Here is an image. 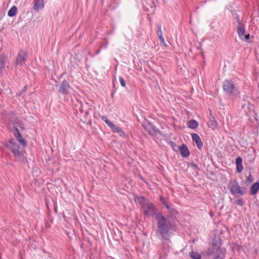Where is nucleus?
<instances>
[{
	"instance_id": "a878e982",
	"label": "nucleus",
	"mask_w": 259,
	"mask_h": 259,
	"mask_svg": "<svg viewBox=\"0 0 259 259\" xmlns=\"http://www.w3.org/2000/svg\"><path fill=\"white\" fill-rule=\"evenodd\" d=\"M17 12V7L16 6H13L8 11V15L10 17L15 16Z\"/></svg>"
},
{
	"instance_id": "c03bdc74",
	"label": "nucleus",
	"mask_w": 259,
	"mask_h": 259,
	"mask_svg": "<svg viewBox=\"0 0 259 259\" xmlns=\"http://www.w3.org/2000/svg\"><path fill=\"white\" fill-rule=\"evenodd\" d=\"M113 94H113V93H112V94H111V96H112V97H113Z\"/></svg>"
},
{
	"instance_id": "cd10ccee",
	"label": "nucleus",
	"mask_w": 259,
	"mask_h": 259,
	"mask_svg": "<svg viewBox=\"0 0 259 259\" xmlns=\"http://www.w3.org/2000/svg\"><path fill=\"white\" fill-rule=\"evenodd\" d=\"M208 126L209 127L213 130L218 127V123L214 117H212V118L210 120V121L208 123Z\"/></svg>"
},
{
	"instance_id": "c756f323",
	"label": "nucleus",
	"mask_w": 259,
	"mask_h": 259,
	"mask_svg": "<svg viewBox=\"0 0 259 259\" xmlns=\"http://www.w3.org/2000/svg\"><path fill=\"white\" fill-rule=\"evenodd\" d=\"M157 34L158 35L159 38L163 37L162 32V30H161V26L159 24H157Z\"/></svg>"
},
{
	"instance_id": "2f4dec72",
	"label": "nucleus",
	"mask_w": 259,
	"mask_h": 259,
	"mask_svg": "<svg viewBox=\"0 0 259 259\" xmlns=\"http://www.w3.org/2000/svg\"><path fill=\"white\" fill-rule=\"evenodd\" d=\"M27 90V85H25L23 88L18 93L16 94V96L20 97L23 93H25Z\"/></svg>"
},
{
	"instance_id": "4468645a",
	"label": "nucleus",
	"mask_w": 259,
	"mask_h": 259,
	"mask_svg": "<svg viewBox=\"0 0 259 259\" xmlns=\"http://www.w3.org/2000/svg\"><path fill=\"white\" fill-rule=\"evenodd\" d=\"M169 252V246L166 243H162L161 249L159 252V259H165Z\"/></svg>"
},
{
	"instance_id": "dca6fc26",
	"label": "nucleus",
	"mask_w": 259,
	"mask_h": 259,
	"mask_svg": "<svg viewBox=\"0 0 259 259\" xmlns=\"http://www.w3.org/2000/svg\"><path fill=\"white\" fill-rule=\"evenodd\" d=\"M178 149L183 157L187 158L190 154L189 149L185 144H182L181 146L178 147Z\"/></svg>"
},
{
	"instance_id": "39448f33",
	"label": "nucleus",
	"mask_w": 259,
	"mask_h": 259,
	"mask_svg": "<svg viewBox=\"0 0 259 259\" xmlns=\"http://www.w3.org/2000/svg\"><path fill=\"white\" fill-rule=\"evenodd\" d=\"M142 208L144 215L152 217H155L156 219L159 213H162L161 212L158 211L155 205L150 201L147 202L146 205H144Z\"/></svg>"
},
{
	"instance_id": "c85d7f7f",
	"label": "nucleus",
	"mask_w": 259,
	"mask_h": 259,
	"mask_svg": "<svg viewBox=\"0 0 259 259\" xmlns=\"http://www.w3.org/2000/svg\"><path fill=\"white\" fill-rule=\"evenodd\" d=\"M189 256L192 259H202L201 255L194 251H192L189 253Z\"/></svg>"
},
{
	"instance_id": "f704fd0d",
	"label": "nucleus",
	"mask_w": 259,
	"mask_h": 259,
	"mask_svg": "<svg viewBox=\"0 0 259 259\" xmlns=\"http://www.w3.org/2000/svg\"><path fill=\"white\" fill-rule=\"evenodd\" d=\"M235 203L237 205L241 206H243L244 204L243 200L241 199H238L236 200L235 201Z\"/></svg>"
},
{
	"instance_id": "b1692460",
	"label": "nucleus",
	"mask_w": 259,
	"mask_h": 259,
	"mask_svg": "<svg viewBox=\"0 0 259 259\" xmlns=\"http://www.w3.org/2000/svg\"><path fill=\"white\" fill-rule=\"evenodd\" d=\"M259 190V183L256 182L254 183L250 188V194L252 195L256 194Z\"/></svg>"
},
{
	"instance_id": "f03ea898",
	"label": "nucleus",
	"mask_w": 259,
	"mask_h": 259,
	"mask_svg": "<svg viewBox=\"0 0 259 259\" xmlns=\"http://www.w3.org/2000/svg\"><path fill=\"white\" fill-rule=\"evenodd\" d=\"M224 92L228 95L233 101H237L240 97V92L238 87L231 80L225 79L223 82Z\"/></svg>"
},
{
	"instance_id": "1a4fd4ad",
	"label": "nucleus",
	"mask_w": 259,
	"mask_h": 259,
	"mask_svg": "<svg viewBox=\"0 0 259 259\" xmlns=\"http://www.w3.org/2000/svg\"><path fill=\"white\" fill-rule=\"evenodd\" d=\"M8 119L10 122L12 124H16L22 130H25V127L24 126L23 121L18 119L17 116L14 112L9 113L8 114Z\"/></svg>"
},
{
	"instance_id": "ddd939ff",
	"label": "nucleus",
	"mask_w": 259,
	"mask_h": 259,
	"mask_svg": "<svg viewBox=\"0 0 259 259\" xmlns=\"http://www.w3.org/2000/svg\"><path fill=\"white\" fill-rule=\"evenodd\" d=\"M71 88V87L69 84V81L66 79H64L61 83L58 92L59 93H61L63 95H67L69 94V90Z\"/></svg>"
},
{
	"instance_id": "79ce46f5",
	"label": "nucleus",
	"mask_w": 259,
	"mask_h": 259,
	"mask_svg": "<svg viewBox=\"0 0 259 259\" xmlns=\"http://www.w3.org/2000/svg\"><path fill=\"white\" fill-rule=\"evenodd\" d=\"M101 50V47L100 48V49L96 52V54L98 55L100 53Z\"/></svg>"
},
{
	"instance_id": "37998d69",
	"label": "nucleus",
	"mask_w": 259,
	"mask_h": 259,
	"mask_svg": "<svg viewBox=\"0 0 259 259\" xmlns=\"http://www.w3.org/2000/svg\"><path fill=\"white\" fill-rule=\"evenodd\" d=\"M243 100L244 101H245V96H243Z\"/></svg>"
},
{
	"instance_id": "4c0bfd02",
	"label": "nucleus",
	"mask_w": 259,
	"mask_h": 259,
	"mask_svg": "<svg viewBox=\"0 0 259 259\" xmlns=\"http://www.w3.org/2000/svg\"><path fill=\"white\" fill-rule=\"evenodd\" d=\"M191 166L194 170H199V167H198L197 164L195 163H194V162L192 163L191 164Z\"/></svg>"
},
{
	"instance_id": "a211bd4d",
	"label": "nucleus",
	"mask_w": 259,
	"mask_h": 259,
	"mask_svg": "<svg viewBox=\"0 0 259 259\" xmlns=\"http://www.w3.org/2000/svg\"><path fill=\"white\" fill-rule=\"evenodd\" d=\"M135 201L136 203H139L141 205L142 208H143L144 205H146L147 203L149 201L143 196H135Z\"/></svg>"
},
{
	"instance_id": "e433bc0d",
	"label": "nucleus",
	"mask_w": 259,
	"mask_h": 259,
	"mask_svg": "<svg viewBox=\"0 0 259 259\" xmlns=\"http://www.w3.org/2000/svg\"><path fill=\"white\" fill-rule=\"evenodd\" d=\"M253 181H254V179L253 178L252 176H251V174L250 173L249 176L247 177L246 181H247L249 183H251Z\"/></svg>"
},
{
	"instance_id": "5701e85b",
	"label": "nucleus",
	"mask_w": 259,
	"mask_h": 259,
	"mask_svg": "<svg viewBox=\"0 0 259 259\" xmlns=\"http://www.w3.org/2000/svg\"><path fill=\"white\" fill-rule=\"evenodd\" d=\"M44 6V0H34L33 9L34 11H38Z\"/></svg>"
},
{
	"instance_id": "393cba45",
	"label": "nucleus",
	"mask_w": 259,
	"mask_h": 259,
	"mask_svg": "<svg viewBox=\"0 0 259 259\" xmlns=\"http://www.w3.org/2000/svg\"><path fill=\"white\" fill-rule=\"evenodd\" d=\"M187 126L191 129H195L198 126V123L196 120L191 119L187 122Z\"/></svg>"
},
{
	"instance_id": "6e6552de",
	"label": "nucleus",
	"mask_w": 259,
	"mask_h": 259,
	"mask_svg": "<svg viewBox=\"0 0 259 259\" xmlns=\"http://www.w3.org/2000/svg\"><path fill=\"white\" fill-rule=\"evenodd\" d=\"M100 117L101 119L105 122H106L108 126L111 129L112 132L114 133H119L120 134V136L122 137L125 136V133L123 131V130L119 127H118L116 125H115L110 120H108L106 116L102 115Z\"/></svg>"
},
{
	"instance_id": "ea45409f",
	"label": "nucleus",
	"mask_w": 259,
	"mask_h": 259,
	"mask_svg": "<svg viewBox=\"0 0 259 259\" xmlns=\"http://www.w3.org/2000/svg\"><path fill=\"white\" fill-rule=\"evenodd\" d=\"M159 39L162 44H163L165 46H166V45L165 42L164 38L163 37H160V38H159Z\"/></svg>"
},
{
	"instance_id": "9b49d317",
	"label": "nucleus",
	"mask_w": 259,
	"mask_h": 259,
	"mask_svg": "<svg viewBox=\"0 0 259 259\" xmlns=\"http://www.w3.org/2000/svg\"><path fill=\"white\" fill-rule=\"evenodd\" d=\"M12 132L16 140L19 142V144L23 147H26L27 145L26 140L23 138L21 133L17 126H13L11 129Z\"/></svg>"
},
{
	"instance_id": "bb28decb",
	"label": "nucleus",
	"mask_w": 259,
	"mask_h": 259,
	"mask_svg": "<svg viewBox=\"0 0 259 259\" xmlns=\"http://www.w3.org/2000/svg\"><path fill=\"white\" fill-rule=\"evenodd\" d=\"M232 15L233 20L237 22L238 25L243 23V21L240 18V16L238 15L236 12H232Z\"/></svg>"
},
{
	"instance_id": "4be33fe9",
	"label": "nucleus",
	"mask_w": 259,
	"mask_h": 259,
	"mask_svg": "<svg viewBox=\"0 0 259 259\" xmlns=\"http://www.w3.org/2000/svg\"><path fill=\"white\" fill-rule=\"evenodd\" d=\"M237 32L240 38H242L243 35L245 33V29L244 23L237 25Z\"/></svg>"
},
{
	"instance_id": "2eb2a0df",
	"label": "nucleus",
	"mask_w": 259,
	"mask_h": 259,
	"mask_svg": "<svg viewBox=\"0 0 259 259\" xmlns=\"http://www.w3.org/2000/svg\"><path fill=\"white\" fill-rule=\"evenodd\" d=\"M160 200L162 202V204L164 205L165 207L167 209L169 213L172 215H176L178 214L179 212L175 208L171 207L169 203L166 201L163 197H160Z\"/></svg>"
},
{
	"instance_id": "72a5a7b5",
	"label": "nucleus",
	"mask_w": 259,
	"mask_h": 259,
	"mask_svg": "<svg viewBox=\"0 0 259 259\" xmlns=\"http://www.w3.org/2000/svg\"><path fill=\"white\" fill-rule=\"evenodd\" d=\"M91 110H92V109L87 107V109H85V110L84 111L83 114H82L85 118H87L89 115L90 112Z\"/></svg>"
},
{
	"instance_id": "f3484780",
	"label": "nucleus",
	"mask_w": 259,
	"mask_h": 259,
	"mask_svg": "<svg viewBox=\"0 0 259 259\" xmlns=\"http://www.w3.org/2000/svg\"><path fill=\"white\" fill-rule=\"evenodd\" d=\"M192 139L193 142H195L197 145V148L201 150L203 147V142L201 140L199 136L196 133L192 134Z\"/></svg>"
},
{
	"instance_id": "9d476101",
	"label": "nucleus",
	"mask_w": 259,
	"mask_h": 259,
	"mask_svg": "<svg viewBox=\"0 0 259 259\" xmlns=\"http://www.w3.org/2000/svg\"><path fill=\"white\" fill-rule=\"evenodd\" d=\"M144 128L152 136H156L160 131L156 128L151 122L147 121L143 124Z\"/></svg>"
},
{
	"instance_id": "412c9836",
	"label": "nucleus",
	"mask_w": 259,
	"mask_h": 259,
	"mask_svg": "<svg viewBox=\"0 0 259 259\" xmlns=\"http://www.w3.org/2000/svg\"><path fill=\"white\" fill-rule=\"evenodd\" d=\"M236 170L238 173H241L243 169L242 165V158L241 157H238L236 159Z\"/></svg>"
},
{
	"instance_id": "20e7f679",
	"label": "nucleus",
	"mask_w": 259,
	"mask_h": 259,
	"mask_svg": "<svg viewBox=\"0 0 259 259\" xmlns=\"http://www.w3.org/2000/svg\"><path fill=\"white\" fill-rule=\"evenodd\" d=\"M225 250L221 247V244L218 246L215 243H213L211 248L208 249L207 254L208 255L212 256L213 259H225Z\"/></svg>"
},
{
	"instance_id": "a19ab883",
	"label": "nucleus",
	"mask_w": 259,
	"mask_h": 259,
	"mask_svg": "<svg viewBox=\"0 0 259 259\" xmlns=\"http://www.w3.org/2000/svg\"><path fill=\"white\" fill-rule=\"evenodd\" d=\"M108 42L107 41L105 43H104V44H103L102 45V46L101 47V48H106L107 47V46H108Z\"/></svg>"
},
{
	"instance_id": "473e14b6",
	"label": "nucleus",
	"mask_w": 259,
	"mask_h": 259,
	"mask_svg": "<svg viewBox=\"0 0 259 259\" xmlns=\"http://www.w3.org/2000/svg\"><path fill=\"white\" fill-rule=\"evenodd\" d=\"M250 38L249 34H244L242 38H240L242 40L245 41L246 42H249V40Z\"/></svg>"
},
{
	"instance_id": "aec40b11",
	"label": "nucleus",
	"mask_w": 259,
	"mask_h": 259,
	"mask_svg": "<svg viewBox=\"0 0 259 259\" xmlns=\"http://www.w3.org/2000/svg\"><path fill=\"white\" fill-rule=\"evenodd\" d=\"M78 104L76 105V113L81 116V114H83V112L88 107L87 105H83L82 103L80 102H77Z\"/></svg>"
},
{
	"instance_id": "58836bf2",
	"label": "nucleus",
	"mask_w": 259,
	"mask_h": 259,
	"mask_svg": "<svg viewBox=\"0 0 259 259\" xmlns=\"http://www.w3.org/2000/svg\"><path fill=\"white\" fill-rule=\"evenodd\" d=\"M138 176L142 181L144 182L147 184H149L147 180L141 175H139Z\"/></svg>"
},
{
	"instance_id": "c9c22d12",
	"label": "nucleus",
	"mask_w": 259,
	"mask_h": 259,
	"mask_svg": "<svg viewBox=\"0 0 259 259\" xmlns=\"http://www.w3.org/2000/svg\"><path fill=\"white\" fill-rule=\"evenodd\" d=\"M119 79L121 86L123 87H125L126 85V82L123 78L121 76H119Z\"/></svg>"
},
{
	"instance_id": "7c9ffc66",
	"label": "nucleus",
	"mask_w": 259,
	"mask_h": 259,
	"mask_svg": "<svg viewBox=\"0 0 259 259\" xmlns=\"http://www.w3.org/2000/svg\"><path fill=\"white\" fill-rule=\"evenodd\" d=\"M169 145L171 146L172 149L174 151L177 152L178 151V146L177 145L176 143L172 141H170L169 142Z\"/></svg>"
},
{
	"instance_id": "6ab92c4d",
	"label": "nucleus",
	"mask_w": 259,
	"mask_h": 259,
	"mask_svg": "<svg viewBox=\"0 0 259 259\" xmlns=\"http://www.w3.org/2000/svg\"><path fill=\"white\" fill-rule=\"evenodd\" d=\"M143 5L145 11H149L150 9L155 7L154 3L151 0H144Z\"/></svg>"
},
{
	"instance_id": "423d86ee",
	"label": "nucleus",
	"mask_w": 259,
	"mask_h": 259,
	"mask_svg": "<svg viewBox=\"0 0 259 259\" xmlns=\"http://www.w3.org/2000/svg\"><path fill=\"white\" fill-rule=\"evenodd\" d=\"M229 188L231 193L234 196L243 195L246 193V188L241 187L236 180L230 182Z\"/></svg>"
},
{
	"instance_id": "f8f14e48",
	"label": "nucleus",
	"mask_w": 259,
	"mask_h": 259,
	"mask_svg": "<svg viewBox=\"0 0 259 259\" xmlns=\"http://www.w3.org/2000/svg\"><path fill=\"white\" fill-rule=\"evenodd\" d=\"M28 54L25 51L21 50L17 56L15 63L17 65L22 66L25 62Z\"/></svg>"
},
{
	"instance_id": "f257e3e1",
	"label": "nucleus",
	"mask_w": 259,
	"mask_h": 259,
	"mask_svg": "<svg viewBox=\"0 0 259 259\" xmlns=\"http://www.w3.org/2000/svg\"><path fill=\"white\" fill-rule=\"evenodd\" d=\"M156 220L157 235H160L165 240L168 239L170 236V231L172 227L171 223L162 213H159Z\"/></svg>"
},
{
	"instance_id": "7ed1b4c3",
	"label": "nucleus",
	"mask_w": 259,
	"mask_h": 259,
	"mask_svg": "<svg viewBox=\"0 0 259 259\" xmlns=\"http://www.w3.org/2000/svg\"><path fill=\"white\" fill-rule=\"evenodd\" d=\"M5 147L11 151L15 158L16 161L25 162L26 158L23 153L20 151L19 145L15 142L14 139L11 138L5 143Z\"/></svg>"
},
{
	"instance_id": "0eeeda50",
	"label": "nucleus",
	"mask_w": 259,
	"mask_h": 259,
	"mask_svg": "<svg viewBox=\"0 0 259 259\" xmlns=\"http://www.w3.org/2000/svg\"><path fill=\"white\" fill-rule=\"evenodd\" d=\"M100 117L101 119L105 122H106L108 126L111 129L112 132L114 133H119L120 134V136L122 137L125 136V133L123 131V130L119 127H118L116 125H115L110 120H108L106 116L102 115Z\"/></svg>"
}]
</instances>
